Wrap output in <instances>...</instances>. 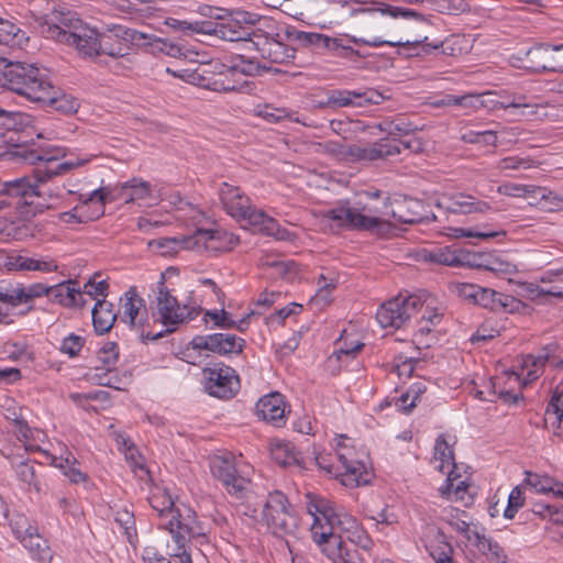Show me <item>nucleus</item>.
<instances>
[{"mask_svg":"<svg viewBox=\"0 0 563 563\" xmlns=\"http://www.w3.org/2000/svg\"><path fill=\"white\" fill-rule=\"evenodd\" d=\"M5 155L9 159L18 158L35 165L32 176L7 181L0 189V209L13 207L23 219H31L44 210L57 208L55 201L60 198L59 191L46 187V181L90 162V158H86L58 163V158L64 156L60 148L21 145L8 151Z\"/></svg>","mask_w":563,"mask_h":563,"instance_id":"1","label":"nucleus"},{"mask_svg":"<svg viewBox=\"0 0 563 563\" xmlns=\"http://www.w3.org/2000/svg\"><path fill=\"white\" fill-rule=\"evenodd\" d=\"M38 33L56 43L76 47L87 57L107 55L112 58L130 54V45L144 38L143 32L117 25L107 33H98L77 12L58 7L38 21Z\"/></svg>","mask_w":563,"mask_h":563,"instance_id":"2","label":"nucleus"},{"mask_svg":"<svg viewBox=\"0 0 563 563\" xmlns=\"http://www.w3.org/2000/svg\"><path fill=\"white\" fill-rule=\"evenodd\" d=\"M312 8L331 22H350L362 30L379 29L382 18L386 15L393 19H422L420 13L411 9L375 0H314Z\"/></svg>","mask_w":563,"mask_h":563,"instance_id":"3","label":"nucleus"},{"mask_svg":"<svg viewBox=\"0 0 563 563\" xmlns=\"http://www.w3.org/2000/svg\"><path fill=\"white\" fill-rule=\"evenodd\" d=\"M51 78L46 69L34 64L12 62L0 57V82L12 92L37 103L41 98L47 97L45 91L49 87Z\"/></svg>","mask_w":563,"mask_h":563,"instance_id":"4","label":"nucleus"},{"mask_svg":"<svg viewBox=\"0 0 563 563\" xmlns=\"http://www.w3.org/2000/svg\"><path fill=\"white\" fill-rule=\"evenodd\" d=\"M453 291L463 300L494 312L526 313L530 307L511 295L468 283L456 284Z\"/></svg>","mask_w":563,"mask_h":563,"instance_id":"5","label":"nucleus"},{"mask_svg":"<svg viewBox=\"0 0 563 563\" xmlns=\"http://www.w3.org/2000/svg\"><path fill=\"white\" fill-rule=\"evenodd\" d=\"M170 275H178V268L168 267L161 274L157 294H156V306H157V320L167 328H174L185 321L194 320L201 311L200 307H189V301L183 307L175 296L170 294V290L165 285L166 278Z\"/></svg>","mask_w":563,"mask_h":563,"instance_id":"6","label":"nucleus"},{"mask_svg":"<svg viewBox=\"0 0 563 563\" xmlns=\"http://www.w3.org/2000/svg\"><path fill=\"white\" fill-rule=\"evenodd\" d=\"M254 21H261V16L249 11L238 10L234 19L228 22L202 20L191 22V34L199 33L213 35L229 42H240L245 40L251 33L250 24Z\"/></svg>","mask_w":563,"mask_h":563,"instance_id":"7","label":"nucleus"},{"mask_svg":"<svg viewBox=\"0 0 563 563\" xmlns=\"http://www.w3.org/2000/svg\"><path fill=\"white\" fill-rule=\"evenodd\" d=\"M262 519L276 537L294 534L299 525L294 507L280 490L268 494L263 507Z\"/></svg>","mask_w":563,"mask_h":563,"instance_id":"8","label":"nucleus"},{"mask_svg":"<svg viewBox=\"0 0 563 563\" xmlns=\"http://www.w3.org/2000/svg\"><path fill=\"white\" fill-rule=\"evenodd\" d=\"M362 211H364V208L350 207L347 201H343L322 212L321 224L324 229L329 225L333 232L343 229L369 231L382 224L379 218L366 216Z\"/></svg>","mask_w":563,"mask_h":563,"instance_id":"9","label":"nucleus"},{"mask_svg":"<svg viewBox=\"0 0 563 563\" xmlns=\"http://www.w3.org/2000/svg\"><path fill=\"white\" fill-rule=\"evenodd\" d=\"M313 541L321 548L322 553L333 563H368L372 559L371 551L356 549L349 545L343 538L331 529L318 532L313 528Z\"/></svg>","mask_w":563,"mask_h":563,"instance_id":"10","label":"nucleus"},{"mask_svg":"<svg viewBox=\"0 0 563 563\" xmlns=\"http://www.w3.org/2000/svg\"><path fill=\"white\" fill-rule=\"evenodd\" d=\"M151 195V184L140 178H132L122 184L119 188L110 186L95 189L85 200L84 203L97 202V217L104 213V205L107 201L123 200L125 203L143 200Z\"/></svg>","mask_w":563,"mask_h":563,"instance_id":"11","label":"nucleus"},{"mask_svg":"<svg viewBox=\"0 0 563 563\" xmlns=\"http://www.w3.org/2000/svg\"><path fill=\"white\" fill-rule=\"evenodd\" d=\"M423 307V301L416 295L397 296L380 305L376 320L382 328L400 329Z\"/></svg>","mask_w":563,"mask_h":563,"instance_id":"12","label":"nucleus"},{"mask_svg":"<svg viewBox=\"0 0 563 563\" xmlns=\"http://www.w3.org/2000/svg\"><path fill=\"white\" fill-rule=\"evenodd\" d=\"M212 476L221 482L225 492L235 499H244L250 492L251 481L236 470L235 456L231 453L216 455L210 461Z\"/></svg>","mask_w":563,"mask_h":563,"instance_id":"13","label":"nucleus"},{"mask_svg":"<svg viewBox=\"0 0 563 563\" xmlns=\"http://www.w3.org/2000/svg\"><path fill=\"white\" fill-rule=\"evenodd\" d=\"M123 314L121 320L131 327H136L140 331V338L143 343L156 341L166 334L175 331L174 328H166L159 332L145 331L144 325L148 319L145 300L139 295L136 287H130L121 297Z\"/></svg>","mask_w":563,"mask_h":563,"instance_id":"14","label":"nucleus"},{"mask_svg":"<svg viewBox=\"0 0 563 563\" xmlns=\"http://www.w3.org/2000/svg\"><path fill=\"white\" fill-rule=\"evenodd\" d=\"M159 527L172 533L178 549H184L187 541L203 536L196 512L184 504L178 505L166 520L159 522Z\"/></svg>","mask_w":563,"mask_h":563,"instance_id":"15","label":"nucleus"},{"mask_svg":"<svg viewBox=\"0 0 563 563\" xmlns=\"http://www.w3.org/2000/svg\"><path fill=\"white\" fill-rule=\"evenodd\" d=\"M258 22L260 21H254L250 24L252 34L246 36L244 41L251 43L260 53V56L271 63L285 64L294 59L295 48L266 34L262 29L256 26Z\"/></svg>","mask_w":563,"mask_h":563,"instance_id":"16","label":"nucleus"},{"mask_svg":"<svg viewBox=\"0 0 563 563\" xmlns=\"http://www.w3.org/2000/svg\"><path fill=\"white\" fill-rule=\"evenodd\" d=\"M206 389L209 395L220 398H232L240 388V379L235 371L224 363H216L212 367L203 368Z\"/></svg>","mask_w":563,"mask_h":563,"instance_id":"17","label":"nucleus"},{"mask_svg":"<svg viewBox=\"0 0 563 563\" xmlns=\"http://www.w3.org/2000/svg\"><path fill=\"white\" fill-rule=\"evenodd\" d=\"M526 60L536 71L563 73V44H536L526 52Z\"/></svg>","mask_w":563,"mask_h":563,"instance_id":"18","label":"nucleus"},{"mask_svg":"<svg viewBox=\"0 0 563 563\" xmlns=\"http://www.w3.org/2000/svg\"><path fill=\"white\" fill-rule=\"evenodd\" d=\"M391 216L396 221L405 224L428 223L437 220L429 205L411 197L395 199Z\"/></svg>","mask_w":563,"mask_h":563,"instance_id":"19","label":"nucleus"},{"mask_svg":"<svg viewBox=\"0 0 563 563\" xmlns=\"http://www.w3.org/2000/svg\"><path fill=\"white\" fill-rule=\"evenodd\" d=\"M309 501L307 504L308 512L313 517V523L311 526V537L313 538V528L318 527V532L331 529L336 532L344 525V516L334 512L332 504L321 497H311L307 495Z\"/></svg>","mask_w":563,"mask_h":563,"instance_id":"20","label":"nucleus"},{"mask_svg":"<svg viewBox=\"0 0 563 563\" xmlns=\"http://www.w3.org/2000/svg\"><path fill=\"white\" fill-rule=\"evenodd\" d=\"M195 344L219 355H239L243 352L246 342L232 333H212L196 335Z\"/></svg>","mask_w":563,"mask_h":563,"instance_id":"21","label":"nucleus"},{"mask_svg":"<svg viewBox=\"0 0 563 563\" xmlns=\"http://www.w3.org/2000/svg\"><path fill=\"white\" fill-rule=\"evenodd\" d=\"M195 239L197 250L203 249L213 252H229L240 242L238 235L223 229H197Z\"/></svg>","mask_w":563,"mask_h":563,"instance_id":"22","label":"nucleus"},{"mask_svg":"<svg viewBox=\"0 0 563 563\" xmlns=\"http://www.w3.org/2000/svg\"><path fill=\"white\" fill-rule=\"evenodd\" d=\"M236 220L246 223L261 233L274 236L277 240L287 239L288 231L282 229L274 218L253 207L251 201L247 203V208H245L244 214L239 216Z\"/></svg>","mask_w":563,"mask_h":563,"instance_id":"23","label":"nucleus"},{"mask_svg":"<svg viewBox=\"0 0 563 563\" xmlns=\"http://www.w3.org/2000/svg\"><path fill=\"white\" fill-rule=\"evenodd\" d=\"M437 207L460 214L485 213L490 209L488 202L464 192H456L445 197L444 201H437Z\"/></svg>","mask_w":563,"mask_h":563,"instance_id":"24","label":"nucleus"},{"mask_svg":"<svg viewBox=\"0 0 563 563\" xmlns=\"http://www.w3.org/2000/svg\"><path fill=\"white\" fill-rule=\"evenodd\" d=\"M256 415L267 423L275 427H282L286 422V402L284 396L274 391L263 396L256 402Z\"/></svg>","mask_w":563,"mask_h":563,"instance_id":"25","label":"nucleus"},{"mask_svg":"<svg viewBox=\"0 0 563 563\" xmlns=\"http://www.w3.org/2000/svg\"><path fill=\"white\" fill-rule=\"evenodd\" d=\"M219 198L223 209L232 218L236 219L243 216L250 198L242 191L240 187L222 183L219 188Z\"/></svg>","mask_w":563,"mask_h":563,"instance_id":"26","label":"nucleus"},{"mask_svg":"<svg viewBox=\"0 0 563 563\" xmlns=\"http://www.w3.org/2000/svg\"><path fill=\"white\" fill-rule=\"evenodd\" d=\"M339 461L344 468L340 474L344 486L356 487L371 482L372 473L363 462L349 459L345 453H339Z\"/></svg>","mask_w":563,"mask_h":563,"instance_id":"27","label":"nucleus"},{"mask_svg":"<svg viewBox=\"0 0 563 563\" xmlns=\"http://www.w3.org/2000/svg\"><path fill=\"white\" fill-rule=\"evenodd\" d=\"M271 454L273 460L283 467L297 466L306 468L302 454L289 441L272 443Z\"/></svg>","mask_w":563,"mask_h":563,"instance_id":"28","label":"nucleus"},{"mask_svg":"<svg viewBox=\"0 0 563 563\" xmlns=\"http://www.w3.org/2000/svg\"><path fill=\"white\" fill-rule=\"evenodd\" d=\"M45 91L47 97L41 98L37 103H43L63 114H70L77 111L79 104L76 99L63 92L58 87H55L52 81Z\"/></svg>","mask_w":563,"mask_h":563,"instance_id":"29","label":"nucleus"},{"mask_svg":"<svg viewBox=\"0 0 563 563\" xmlns=\"http://www.w3.org/2000/svg\"><path fill=\"white\" fill-rule=\"evenodd\" d=\"M92 325L97 334L108 333L118 318L114 305L106 299L97 300L92 310Z\"/></svg>","mask_w":563,"mask_h":563,"instance_id":"30","label":"nucleus"},{"mask_svg":"<svg viewBox=\"0 0 563 563\" xmlns=\"http://www.w3.org/2000/svg\"><path fill=\"white\" fill-rule=\"evenodd\" d=\"M344 525L336 529V533L342 534L344 540L349 545H355L356 549H361L364 551H371L373 547V540L369 536L358 527L355 519L350 516L344 515Z\"/></svg>","mask_w":563,"mask_h":563,"instance_id":"31","label":"nucleus"},{"mask_svg":"<svg viewBox=\"0 0 563 563\" xmlns=\"http://www.w3.org/2000/svg\"><path fill=\"white\" fill-rule=\"evenodd\" d=\"M21 543L38 563H51L53 559L52 550L47 541L38 534L37 528L35 531L29 532V534L21 540Z\"/></svg>","mask_w":563,"mask_h":563,"instance_id":"32","label":"nucleus"},{"mask_svg":"<svg viewBox=\"0 0 563 563\" xmlns=\"http://www.w3.org/2000/svg\"><path fill=\"white\" fill-rule=\"evenodd\" d=\"M48 296L54 297L64 307L82 308L84 303H78L77 298L81 299V291L77 287V282L68 280L66 284H59L49 287Z\"/></svg>","mask_w":563,"mask_h":563,"instance_id":"33","label":"nucleus"},{"mask_svg":"<svg viewBox=\"0 0 563 563\" xmlns=\"http://www.w3.org/2000/svg\"><path fill=\"white\" fill-rule=\"evenodd\" d=\"M525 483L536 493H552L554 496H563V483H558L548 475H539L527 471Z\"/></svg>","mask_w":563,"mask_h":563,"instance_id":"34","label":"nucleus"},{"mask_svg":"<svg viewBox=\"0 0 563 563\" xmlns=\"http://www.w3.org/2000/svg\"><path fill=\"white\" fill-rule=\"evenodd\" d=\"M475 538V545L478 550L487 555L488 560L493 563H507L508 556L504 551V548L498 542L490 538H486L478 531L473 532Z\"/></svg>","mask_w":563,"mask_h":563,"instance_id":"35","label":"nucleus"},{"mask_svg":"<svg viewBox=\"0 0 563 563\" xmlns=\"http://www.w3.org/2000/svg\"><path fill=\"white\" fill-rule=\"evenodd\" d=\"M154 244L162 250L163 255L177 253L179 250H197L195 233L175 238H161L155 240Z\"/></svg>","mask_w":563,"mask_h":563,"instance_id":"36","label":"nucleus"},{"mask_svg":"<svg viewBox=\"0 0 563 563\" xmlns=\"http://www.w3.org/2000/svg\"><path fill=\"white\" fill-rule=\"evenodd\" d=\"M27 36L15 23L0 15V44L7 46H22Z\"/></svg>","mask_w":563,"mask_h":563,"instance_id":"37","label":"nucleus"},{"mask_svg":"<svg viewBox=\"0 0 563 563\" xmlns=\"http://www.w3.org/2000/svg\"><path fill=\"white\" fill-rule=\"evenodd\" d=\"M122 444L124 445L125 459L129 462L132 471L140 477L141 481H152L151 472L145 466L144 459L139 453L134 443L130 442L128 439H122Z\"/></svg>","mask_w":563,"mask_h":563,"instance_id":"38","label":"nucleus"},{"mask_svg":"<svg viewBox=\"0 0 563 563\" xmlns=\"http://www.w3.org/2000/svg\"><path fill=\"white\" fill-rule=\"evenodd\" d=\"M434 459L440 461V465L438 466L440 472L448 473L450 470L455 471L456 463L454 451L449 445L444 434H440L435 440Z\"/></svg>","mask_w":563,"mask_h":563,"instance_id":"39","label":"nucleus"},{"mask_svg":"<svg viewBox=\"0 0 563 563\" xmlns=\"http://www.w3.org/2000/svg\"><path fill=\"white\" fill-rule=\"evenodd\" d=\"M342 155L347 162H373L379 159L380 152L376 151V145H361L352 144L346 146L342 152Z\"/></svg>","mask_w":563,"mask_h":563,"instance_id":"40","label":"nucleus"},{"mask_svg":"<svg viewBox=\"0 0 563 563\" xmlns=\"http://www.w3.org/2000/svg\"><path fill=\"white\" fill-rule=\"evenodd\" d=\"M151 507L157 511L161 522L166 520L176 509L178 505H175L172 496L166 489L157 488L156 492L152 493L148 497Z\"/></svg>","mask_w":563,"mask_h":563,"instance_id":"41","label":"nucleus"},{"mask_svg":"<svg viewBox=\"0 0 563 563\" xmlns=\"http://www.w3.org/2000/svg\"><path fill=\"white\" fill-rule=\"evenodd\" d=\"M426 260L452 267L462 266L464 264V258L461 253L451 247H442L430 251L426 256Z\"/></svg>","mask_w":563,"mask_h":563,"instance_id":"42","label":"nucleus"},{"mask_svg":"<svg viewBox=\"0 0 563 563\" xmlns=\"http://www.w3.org/2000/svg\"><path fill=\"white\" fill-rule=\"evenodd\" d=\"M460 475L456 474L453 470L448 472L446 483L443 487L440 488L441 495L443 497L452 499V496H454V500H464V494L468 487V484H466L464 481H461L456 484V486H454L453 482Z\"/></svg>","mask_w":563,"mask_h":563,"instance_id":"43","label":"nucleus"},{"mask_svg":"<svg viewBox=\"0 0 563 563\" xmlns=\"http://www.w3.org/2000/svg\"><path fill=\"white\" fill-rule=\"evenodd\" d=\"M44 453L46 454L47 457L52 459V463L55 466H58L64 470V475L67 476L71 483L79 484L88 481V475L76 467V464H78L76 460H74L73 463L70 464L68 459H59V463H57V457L51 456L46 452Z\"/></svg>","mask_w":563,"mask_h":563,"instance_id":"44","label":"nucleus"},{"mask_svg":"<svg viewBox=\"0 0 563 563\" xmlns=\"http://www.w3.org/2000/svg\"><path fill=\"white\" fill-rule=\"evenodd\" d=\"M264 266L274 269V276L287 280L294 279L298 274V265L294 261H266Z\"/></svg>","mask_w":563,"mask_h":563,"instance_id":"45","label":"nucleus"},{"mask_svg":"<svg viewBox=\"0 0 563 563\" xmlns=\"http://www.w3.org/2000/svg\"><path fill=\"white\" fill-rule=\"evenodd\" d=\"M15 474L20 481L23 483L34 486V488L40 490V482L35 470V462L31 461H21L15 466Z\"/></svg>","mask_w":563,"mask_h":563,"instance_id":"46","label":"nucleus"},{"mask_svg":"<svg viewBox=\"0 0 563 563\" xmlns=\"http://www.w3.org/2000/svg\"><path fill=\"white\" fill-rule=\"evenodd\" d=\"M441 540L437 545H430L429 553L435 563H453V548L444 541V534L440 533Z\"/></svg>","mask_w":563,"mask_h":563,"instance_id":"47","label":"nucleus"},{"mask_svg":"<svg viewBox=\"0 0 563 563\" xmlns=\"http://www.w3.org/2000/svg\"><path fill=\"white\" fill-rule=\"evenodd\" d=\"M238 10H229L219 7H212L209 4H202L198 7V13L212 21L228 22L229 19H234Z\"/></svg>","mask_w":563,"mask_h":563,"instance_id":"48","label":"nucleus"},{"mask_svg":"<svg viewBox=\"0 0 563 563\" xmlns=\"http://www.w3.org/2000/svg\"><path fill=\"white\" fill-rule=\"evenodd\" d=\"M9 525L18 540H22L29 532L35 531L36 527L32 526L29 518L22 514H15L9 519Z\"/></svg>","mask_w":563,"mask_h":563,"instance_id":"49","label":"nucleus"},{"mask_svg":"<svg viewBox=\"0 0 563 563\" xmlns=\"http://www.w3.org/2000/svg\"><path fill=\"white\" fill-rule=\"evenodd\" d=\"M351 99H354L353 107H365L367 104H379L385 98L379 91L367 89L364 91L352 90Z\"/></svg>","mask_w":563,"mask_h":563,"instance_id":"50","label":"nucleus"},{"mask_svg":"<svg viewBox=\"0 0 563 563\" xmlns=\"http://www.w3.org/2000/svg\"><path fill=\"white\" fill-rule=\"evenodd\" d=\"M144 38L134 43V46L145 48L147 52L156 55L164 54L167 38L155 36L154 34L143 33Z\"/></svg>","mask_w":563,"mask_h":563,"instance_id":"51","label":"nucleus"},{"mask_svg":"<svg viewBox=\"0 0 563 563\" xmlns=\"http://www.w3.org/2000/svg\"><path fill=\"white\" fill-rule=\"evenodd\" d=\"M86 339L84 336L70 333L62 341L59 351L69 357H76L85 346Z\"/></svg>","mask_w":563,"mask_h":563,"instance_id":"52","label":"nucleus"},{"mask_svg":"<svg viewBox=\"0 0 563 563\" xmlns=\"http://www.w3.org/2000/svg\"><path fill=\"white\" fill-rule=\"evenodd\" d=\"M462 140L470 144L496 145L497 135L494 131H467Z\"/></svg>","mask_w":563,"mask_h":563,"instance_id":"53","label":"nucleus"},{"mask_svg":"<svg viewBox=\"0 0 563 563\" xmlns=\"http://www.w3.org/2000/svg\"><path fill=\"white\" fill-rule=\"evenodd\" d=\"M254 112L268 123H278L288 117L285 109L274 108L269 104L257 106Z\"/></svg>","mask_w":563,"mask_h":563,"instance_id":"54","label":"nucleus"},{"mask_svg":"<svg viewBox=\"0 0 563 563\" xmlns=\"http://www.w3.org/2000/svg\"><path fill=\"white\" fill-rule=\"evenodd\" d=\"M525 504V495L521 486H516L509 494L508 505L504 511V517L507 519H512L519 508H521Z\"/></svg>","mask_w":563,"mask_h":563,"instance_id":"55","label":"nucleus"},{"mask_svg":"<svg viewBox=\"0 0 563 563\" xmlns=\"http://www.w3.org/2000/svg\"><path fill=\"white\" fill-rule=\"evenodd\" d=\"M549 357L550 354L548 352L539 355L528 354L523 357V367H534V369H529L527 373L529 380H534L539 377L538 368L543 367L549 361Z\"/></svg>","mask_w":563,"mask_h":563,"instance_id":"56","label":"nucleus"},{"mask_svg":"<svg viewBox=\"0 0 563 563\" xmlns=\"http://www.w3.org/2000/svg\"><path fill=\"white\" fill-rule=\"evenodd\" d=\"M119 346L115 342H107L97 353L98 361L106 367H110L118 362Z\"/></svg>","mask_w":563,"mask_h":563,"instance_id":"57","label":"nucleus"},{"mask_svg":"<svg viewBox=\"0 0 563 563\" xmlns=\"http://www.w3.org/2000/svg\"><path fill=\"white\" fill-rule=\"evenodd\" d=\"M206 317H210L214 321V325L223 329H238L243 331L241 325H236V322L229 317V313L224 310H207Z\"/></svg>","mask_w":563,"mask_h":563,"instance_id":"58","label":"nucleus"},{"mask_svg":"<svg viewBox=\"0 0 563 563\" xmlns=\"http://www.w3.org/2000/svg\"><path fill=\"white\" fill-rule=\"evenodd\" d=\"M330 52H333L335 56L353 59L354 56L360 57V52L354 49L351 46H346L343 44V41L338 37H331L328 48Z\"/></svg>","mask_w":563,"mask_h":563,"instance_id":"59","label":"nucleus"},{"mask_svg":"<svg viewBox=\"0 0 563 563\" xmlns=\"http://www.w3.org/2000/svg\"><path fill=\"white\" fill-rule=\"evenodd\" d=\"M527 100H528V98L525 95H518V96H515L512 98V100L509 103L505 104L504 107H505V109L512 108V109L519 110L520 111L519 113L521 115L530 117V115L536 114L537 106L528 102Z\"/></svg>","mask_w":563,"mask_h":563,"instance_id":"60","label":"nucleus"},{"mask_svg":"<svg viewBox=\"0 0 563 563\" xmlns=\"http://www.w3.org/2000/svg\"><path fill=\"white\" fill-rule=\"evenodd\" d=\"M375 145L376 151L380 152L379 159L400 154L401 152L397 143V137L380 139L379 141L375 142Z\"/></svg>","mask_w":563,"mask_h":563,"instance_id":"61","label":"nucleus"},{"mask_svg":"<svg viewBox=\"0 0 563 563\" xmlns=\"http://www.w3.org/2000/svg\"><path fill=\"white\" fill-rule=\"evenodd\" d=\"M51 288L43 285V284H33L29 286L27 288L20 285V296L22 295V299L24 300V303L33 300L34 298L41 297L43 295H48ZM19 298V296L16 297ZM21 299V297H20Z\"/></svg>","mask_w":563,"mask_h":563,"instance_id":"62","label":"nucleus"},{"mask_svg":"<svg viewBox=\"0 0 563 563\" xmlns=\"http://www.w3.org/2000/svg\"><path fill=\"white\" fill-rule=\"evenodd\" d=\"M22 113L0 108V129L14 130L21 124Z\"/></svg>","mask_w":563,"mask_h":563,"instance_id":"63","label":"nucleus"},{"mask_svg":"<svg viewBox=\"0 0 563 563\" xmlns=\"http://www.w3.org/2000/svg\"><path fill=\"white\" fill-rule=\"evenodd\" d=\"M181 552L172 555L170 559L164 556H153L146 560V563H192L191 556L186 552L185 548L180 549Z\"/></svg>","mask_w":563,"mask_h":563,"instance_id":"64","label":"nucleus"}]
</instances>
